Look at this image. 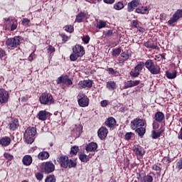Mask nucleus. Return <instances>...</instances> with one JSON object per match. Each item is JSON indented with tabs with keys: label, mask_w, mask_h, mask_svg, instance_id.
Wrapping results in <instances>:
<instances>
[{
	"label": "nucleus",
	"mask_w": 182,
	"mask_h": 182,
	"mask_svg": "<svg viewBox=\"0 0 182 182\" xmlns=\"http://www.w3.org/2000/svg\"><path fill=\"white\" fill-rule=\"evenodd\" d=\"M57 161L62 168H75L77 166L76 161L69 159L68 155H60L57 158Z\"/></svg>",
	"instance_id": "f257e3e1"
},
{
	"label": "nucleus",
	"mask_w": 182,
	"mask_h": 182,
	"mask_svg": "<svg viewBox=\"0 0 182 182\" xmlns=\"http://www.w3.org/2000/svg\"><path fill=\"white\" fill-rule=\"evenodd\" d=\"M86 52L85 51V47L79 44L73 47V53L70 55L71 62H76L79 58H82Z\"/></svg>",
	"instance_id": "f03ea898"
},
{
	"label": "nucleus",
	"mask_w": 182,
	"mask_h": 182,
	"mask_svg": "<svg viewBox=\"0 0 182 182\" xmlns=\"http://www.w3.org/2000/svg\"><path fill=\"white\" fill-rule=\"evenodd\" d=\"M23 41V38L21 36H16L13 38H7L6 41V46L10 50H14L21 46V41Z\"/></svg>",
	"instance_id": "7ed1b4c3"
},
{
	"label": "nucleus",
	"mask_w": 182,
	"mask_h": 182,
	"mask_svg": "<svg viewBox=\"0 0 182 182\" xmlns=\"http://www.w3.org/2000/svg\"><path fill=\"white\" fill-rule=\"evenodd\" d=\"M145 68L151 75H160L161 73L160 65L154 63L151 59H149L145 62Z\"/></svg>",
	"instance_id": "20e7f679"
},
{
	"label": "nucleus",
	"mask_w": 182,
	"mask_h": 182,
	"mask_svg": "<svg viewBox=\"0 0 182 182\" xmlns=\"http://www.w3.org/2000/svg\"><path fill=\"white\" fill-rule=\"evenodd\" d=\"M39 102L44 106H50V105L55 104V99H53L52 94L46 92L42 93L40 96Z\"/></svg>",
	"instance_id": "39448f33"
},
{
	"label": "nucleus",
	"mask_w": 182,
	"mask_h": 182,
	"mask_svg": "<svg viewBox=\"0 0 182 182\" xmlns=\"http://www.w3.org/2000/svg\"><path fill=\"white\" fill-rule=\"evenodd\" d=\"M40 170L44 174H50L55 171V164L50 161L43 162L40 165Z\"/></svg>",
	"instance_id": "423d86ee"
},
{
	"label": "nucleus",
	"mask_w": 182,
	"mask_h": 182,
	"mask_svg": "<svg viewBox=\"0 0 182 182\" xmlns=\"http://www.w3.org/2000/svg\"><path fill=\"white\" fill-rule=\"evenodd\" d=\"M77 99L80 107H87V106H89V102H90V100H89L87 95H85L83 92H80L77 96Z\"/></svg>",
	"instance_id": "0eeeda50"
},
{
	"label": "nucleus",
	"mask_w": 182,
	"mask_h": 182,
	"mask_svg": "<svg viewBox=\"0 0 182 182\" xmlns=\"http://www.w3.org/2000/svg\"><path fill=\"white\" fill-rule=\"evenodd\" d=\"M145 125L146 120L139 117H136L131 121V129L132 130H136V129H139V127H144Z\"/></svg>",
	"instance_id": "6e6552de"
},
{
	"label": "nucleus",
	"mask_w": 182,
	"mask_h": 182,
	"mask_svg": "<svg viewBox=\"0 0 182 182\" xmlns=\"http://www.w3.org/2000/svg\"><path fill=\"white\" fill-rule=\"evenodd\" d=\"M93 86V81L91 80H84L78 82L77 89L82 90V89H90Z\"/></svg>",
	"instance_id": "1a4fd4ad"
},
{
	"label": "nucleus",
	"mask_w": 182,
	"mask_h": 182,
	"mask_svg": "<svg viewBox=\"0 0 182 182\" xmlns=\"http://www.w3.org/2000/svg\"><path fill=\"white\" fill-rule=\"evenodd\" d=\"M57 85H60V83H63V85H66L68 87L69 86H71V85H73V81L69 78V76L68 75H61L60 76L57 80H56Z\"/></svg>",
	"instance_id": "9d476101"
},
{
	"label": "nucleus",
	"mask_w": 182,
	"mask_h": 182,
	"mask_svg": "<svg viewBox=\"0 0 182 182\" xmlns=\"http://www.w3.org/2000/svg\"><path fill=\"white\" fill-rule=\"evenodd\" d=\"M9 101V92L4 88H0V104L6 105Z\"/></svg>",
	"instance_id": "9b49d317"
},
{
	"label": "nucleus",
	"mask_w": 182,
	"mask_h": 182,
	"mask_svg": "<svg viewBox=\"0 0 182 182\" xmlns=\"http://www.w3.org/2000/svg\"><path fill=\"white\" fill-rule=\"evenodd\" d=\"M52 114L46 110H41L37 114V119L41 122H46V120H49Z\"/></svg>",
	"instance_id": "f8f14e48"
},
{
	"label": "nucleus",
	"mask_w": 182,
	"mask_h": 182,
	"mask_svg": "<svg viewBox=\"0 0 182 182\" xmlns=\"http://www.w3.org/2000/svg\"><path fill=\"white\" fill-rule=\"evenodd\" d=\"M132 58V51L131 50H126L124 52H122L120 55V57H119L118 58V62L119 63H121L122 65H123V63H124V62H126L127 60H129V58Z\"/></svg>",
	"instance_id": "ddd939ff"
},
{
	"label": "nucleus",
	"mask_w": 182,
	"mask_h": 182,
	"mask_svg": "<svg viewBox=\"0 0 182 182\" xmlns=\"http://www.w3.org/2000/svg\"><path fill=\"white\" fill-rule=\"evenodd\" d=\"M182 18V9H178L173 15L172 18L168 20V25L171 26L173 23H176L178 19Z\"/></svg>",
	"instance_id": "4468645a"
},
{
	"label": "nucleus",
	"mask_w": 182,
	"mask_h": 182,
	"mask_svg": "<svg viewBox=\"0 0 182 182\" xmlns=\"http://www.w3.org/2000/svg\"><path fill=\"white\" fill-rule=\"evenodd\" d=\"M133 151L139 157H143L144 154H146V151L144 150V148H143L140 145H134L133 146Z\"/></svg>",
	"instance_id": "2eb2a0df"
},
{
	"label": "nucleus",
	"mask_w": 182,
	"mask_h": 182,
	"mask_svg": "<svg viewBox=\"0 0 182 182\" xmlns=\"http://www.w3.org/2000/svg\"><path fill=\"white\" fill-rule=\"evenodd\" d=\"M109 130L105 127H101L97 131V136L101 140H105L107 137Z\"/></svg>",
	"instance_id": "dca6fc26"
},
{
	"label": "nucleus",
	"mask_w": 182,
	"mask_h": 182,
	"mask_svg": "<svg viewBox=\"0 0 182 182\" xmlns=\"http://www.w3.org/2000/svg\"><path fill=\"white\" fill-rule=\"evenodd\" d=\"M97 143L96 142H90L89 144H87L85 146V150L86 151H87V153H90L92 151L95 152V151H97Z\"/></svg>",
	"instance_id": "f3484780"
},
{
	"label": "nucleus",
	"mask_w": 182,
	"mask_h": 182,
	"mask_svg": "<svg viewBox=\"0 0 182 182\" xmlns=\"http://www.w3.org/2000/svg\"><path fill=\"white\" fill-rule=\"evenodd\" d=\"M139 3L140 1L139 0H133L131 2H129L127 6L128 12H133L136 9V8L138 7Z\"/></svg>",
	"instance_id": "a211bd4d"
},
{
	"label": "nucleus",
	"mask_w": 182,
	"mask_h": 182,
	"mask_svg": "<svg viewBox=\"0 0 182 182\" xmlns=\"http://www.w3.org/2000/svg\"><path fill=\"white\" fill-rule=\"evenodd\" d=\"M154 119L157 122V123H163V122L166 120V116L163 112L159 111L155 113Z\"/></svg>",
	"instance_id": "6ab92c4d"
},
{
	"label": "nucleus",
	"mask_w": 182,
	"mask_h": 182,
	"mask_svg": "<svg viewBox=\"0 0 182 182\" xmlns=\"http://www.w3.org/2000/svg\"><path fill=\"white\" fill-rule=\"evenodd\" d=\"M36 134V128L33 127H29L27 128V129L25 131L24 133V137H33Z\"/></svg>",
	"instance_id": "aec40b11"
},
{
	"label": "nucleus",
	"mask_w": 182,
	"mask_h": 182,
	"mask_svg": "<svg viewBox=\"0 0 182 182\" xmlns=\"http://www.w3.org/2000/svg\"><path fill=\"white\" fill-rule=\"evenodd\" d=\"M19 127V120L16 118H14L11 119V121L9 123V129L12 132H15Z\"/></svg>",
	"instance_id": "412c9836"
},
{
	"label": "nucleus",
	"mask_w": 182,
	"mask_h": 182,
	"mask_svg": "<svg viewBox=\"0 0 182 182\" xmlns=\"http://www.w3.org/2000/svg\"><path fill=\"white\" fill-rule=\"evenodd\" d=\"M116 119L113 117H110L105 121V124L109 129H114V126H116Z\"/></svg>",
	"instance_id": "4be33fe9"
},
{
	"label": "nucleus",
	"mask_w": 182,
	"mask_h": 182,
	"mask_svg": "<svg viewBox=\"0 0 182 182\" xmlns=\"http://www.w3.org/2000/svg\"><path fill=\"white\" fill-rule=\"evenodd\" d=\"M32 161H33V159L31 155H25L22 159V163L26 167H29L32 164Z\"/></svg>",
	"instance_id": "5701e85b"
},
{
	"label": "nucleus",
	"mask_w": 182,
	"mask_h": 182,
	"mask_svg": "<svg viewBox=\"0 0 182 182\" xmlns=\"http://www.w3.org/2000/svg\"><path fill=\"white\" fill-rule=\"evenodd\" d=\"M86 16H87V13L85 11H80L75 18V22L77 23H82L83 22V19L86 18Z\"/></svg>",
	"instance_id": "b1692460"
},
{
	"label": "nucleus",
	"mask_w": 182,
	"mask_h": 182,
	"mask_svg": "<svg viewBox=\"0 0 182 182\" xmlns=\"http://www.w3.org/2000/svg\"><path fill=\"white\" fill-rule=\"evenodd\" d=\"M144 45L147 48V49H155L156 50H160V48L157 46V43H154L151 41H146L144 43Z\"/></svg>",
	"instance_id": "393cba45"
},
{
	"label": "nucleus",
	"mask_w": 182,
	"mask_h": 182,
	"mask_svg": "<svg viewBox=\"0 0 182 182\" xmlns=\"http://www.w3.org/2000/svg\"><path fill=\"white\" fill-rule=\"evenodd\" d=\"M11 141H12V140L11 139V137L4 136L0 139V144L3 147H8V146L11 144Z\"/></svg>",
	"instance_id": "a878e982"
},
{
	"label": "nucleus",
	"mask_w": 182,
	"mask_h": 182,
	"mask_svg": "<svg viewBox=\"0 0 182 182\" xmlns=\"http://www.w3.org/2000/svg\"><path fill=\"white\" fill-rule=\"evenodd\" d=\"M49 157H50V154H49V152L46 151H43L38 154V160H48Z\"/></svg>",
	"instance_id": "bb28decb"
},
{
	"label": "nucleus",
	"mask_w": 182,
	"mask_h": 182,
	"mask_svg": "<svg viewBox=\"0 0 182 182\" xmlns=\"http://www.w3.org/2000/svg\"><path fill=\"white\" fill-rule=\"evenodd\" d=\"M106 87L109 90H116V89H117V85L114 81H108L107 82Z\"/></svg>",
	"instance_id": "cd10ccee"
},
{
	"label": "nucleus",
	"mask_w": 182,
	"mask_h": 182,
	"mask_svg": "<svg viewBox=\"0 0 182 182\" xmlns=\"http://www.w3.org/2000/svg\"><path fill=\"white\" fill-rule=\"evenodd\" d=\"M10 25V31H11V32H14V31H16V28H18V20L11 19Z\"/></svg>",
	"instance_id": "c85d7f7f"
},
{
	"label": "nucleus",
	"mask_w": 182,
	"mask_h": 182,
	"mask_svg": "<svg viewBox=\"0 0 182 182\" xmlns=\"http://www.w3.org/2000/svg\"><path fill=\"white\" fill-rule=\"evenodd\" d=\"M135 130V132L137 133L138 136L139 137H143L144 134H146V127H141L139 128H136Z\"/></svg>",
	"instance_id": "c756f323"
},
{
	"label": "nucleus",
	"mask_w": 182,
	"mask_h": 182,
	"mask_svg": "<svg viewBox=\"0 0 182 182\" xmlns=\"http://www.w3.org/2000/svg\"><path fill=\"white\" fill-rule=\"evenodd\" d=\"M83 129V127L79 126H76L72 130V134H75L76 136H80L81 133H82V130Z\"/></svg>",
	"instance_id": "7c9ffc66"
},
{
	"label": "nucleus",
	"mask_w": 182,
	"mask_h": 182,
	"mask_svg": "<svg viewBox=\"0 0 182 182\" xmlns=\"http://www.w3.org/2000/svg\"><path fill=\"white\" fill-rule=\"evenodd\" d=\"M79 159L82 163H87L90 160V156L86 155L85 154H80L79 155Z\"/></svg>",
	"instance_id": "2f4dec72"
},
{
	"label": "nucleus",
	"mask_w": 182,
	"mask_h": 182,
	"mask_svg": "<svg viewBox=\"0 0 182 182\" xmlns=\"http://www.w3.org/2000/svg\"><path fill=\"white\" fill-rule=\"evenodd\" d=\"M129 75L133 79H136V77H139V76H140V73L139 71H137L136 68H132Z\"/></svg>",
	"instance_id": "473e14b6"
},
{
	"label": "nucleus",
	"mask_w": 182,
	"mask_h": 182,
	"mask_svg": "<svg viewBox=\"0 0 182 182\" xmlns=\"http://www.w3.org/2000/svg\"><path fill=\"white\" fill-rule=\"evenodd\" d=\"M124 8V4L123 1H118L114 4V9L116 11H122Z\"/></svg>",
	"instance_id": "72a5a7b5"
},
{
	"label": "nucleus",
	"mask_w": 182,
	"mask_h": 182,
	"mask_svg": "<svg viewBox=\"0 0 182 182\" xmlns=\"http://www.w3.org/2000/svg\"><path fill=\"white\" fill-rule=\"evenodd\" d=\"M152 170L156 171V176H158L159 177L161 176V167H160L159 165L156 164H154L152 166Z\"/></svg>",
	"instance_id": "f704fd0d"
},
{
	"label": "nucleus",
	"mask_w": 182,
	"mask_h": 182,
	"mask_svg": "<svg viewBox=\"0 0 182 182\" xmlns=\"http://www.w3.org/2000/svg\"><path fill=\"white\" fill-rule=\"evenodd\" d=\"M146 66V63L143 61H140L135 67L134 68L137 70V71L140 73L143 70V68Z\"/></svg>",
	"instance_id": "c9c22d12"
},
{
	"label": "nucleus",
	"mask_w": 182,
	"mask_h": 182,
	"mask_svg": "<svg viewBox=\"0 0 182 182\" xmlns=\"http://www.w3.org/2000/svg\"><path fill=\"white\" fill-rule=\"evenodd\" d=\"M166 75L168 79H176L177 77V71L174 70L173 73L167 71Z\"/></svg>",
	"instance_id": "e433bc0d"
},
{
	"label": "nucleus",
	"mask_w": 182,
	"mask_h": 182,
	"mask_svg": "<svg viewBox=\"0 0 182 182\" xmlns=\"http://www.w3.org/2000/svg\"><path fill=\"white\" fill-rule=\"evenodd\" d=\"M147 11V7L141 6L136 8L135 12H136V14H141V15H144V14H146Z\"/></svg>",
	"instance_id": "4c0bfd02"
},
{
	"label": "nucleus",
	"mask_w": 182,
	"mask_h": 182,
	"mask_svg": "<svg viewBox=\"0 0 182 182\" xmlns=\"http://www.w3.org/2000/svg\"><path fill=\"white\" fill-rule=\"evenodd\" d=\"M164 132V129H162L160 132H157L156 131L152 132V139H159L161 136V134Z\"/></svg>",
	"instance_id": "58836bf2"
},
{
	"label": "nucleus",
	"mask_w": 182,
	"mask_h": 182,
	"mask_svg": "<svg viewBox=\"0 0 182 182\" xmlns=\"http://www.w3.org/2000/svg\"><path fill=\"white\" fill-rule=\"evenodd\" d=\"M48 53H49L50 56H53V53L56 51L55 49V47L53 46L49 45L48 47H46Z\"/></svg>",
	"instance_id": "ea45409f"
},
{
	"label": "nucleus",
	"mask_w": 182,
	"mask_h": 182,
	"mask_svg": "<svg viewBox=\"0 0 182 182\" xmlns=\"http://www.w3.org/2000/svg\"><path fill=\"white\" fill-rule=\"evenodd\" d=\"M120 53H122V48H114L112 50V55L115 58H117V56H119V55H120Z\"/></svg>",
	"instance_id": "a19ab883"
},
{
	"label": "nucleus",
	"mask_w": 182,
	"mask_h": 182,
	"mask_svg": "<svg viewBox=\"0 0 182 182\" xmlns=\"http://www.w3.org/2000/svg\"><path fill=\"white\" fill-rule=\"evenodd\" d=\"M153 177L151 175L147 174L143 177L141 182H153Z\"/></svg>",
	"instance_id": "79ce46f5"
},
{
	"label": "nucleus",
	"mask_w": 182,
	"mask_h": 182,
	"mask_svg": "<svg viewBox=\"0 0 182 182\" xmlns=\"http://www.w3.org/2000/svg\"><path fill=\"white\" fill-rule=\"evenodd\" d=\"M45 182H56V178L55 175H48L46 179Z\"/></svg>",
	"instance_id": "37998d69"
},
{
	"label": "nucleus",
	"mask_w": 182,
	"mask_h": 182,
	"mask_svg": "<svg viewBox=\"0 0 182 182\" xmlns=\"http://www.w3.org/2000/svg\"><path fill=\"white\" fill-rule=\"evenodd\" d=\"M64 29L66 32H68V33H72L75 31V28L72 25H68L64 26Z\"/></svg>",
	"instance_id": "c03bdc74"
},
{
	"label": "nucleus",
	"mask_w": 182,
	"mask_h": 182,
	"mask_svg": "<svg viewBox=\"0 0 182 182\" xmlns=\"http://www.w3.org/2000/svg\"><path fill=\"white\" fill-rule=\"evenodd\" d=\"M79 151V146H73L70 150V154L72 156H76L77 154V152Z\"/></svg>",
	"instance_id": "a18cd8bd"
},
{
	"label": "nucleus",
	"mask_w": 182,
	"mask_h": 182,
	"mask_svg": "<svg viewBox=\"0 0 182 182\" xmlns=\"http://www.w3.org/2000/svg\"><path fill=\"white\" fill-rule=\"evenodd\" d=\"M60 36L62 38V41H63V42H64V43L68 42V41H69V39H70V36H68L65 33H62L61 34H60Z\"/></svg>",
	"instance_id": "49530a36"
},
{
	"label": "nucleus",
	"mask_w": 182,
	"mask_h": 182,
	"mask_svg": "<svg viewBox=\"0 0 182 182\" xmlns=\"http://www.w3.org/2000/svg\"><path fill=\"white\" fill-rule=\"evenodd\" d=\"M106 21H100L99 23L97 25V28H98V29H103V28H106Z\"/></svg>",
	"instance_id": "de8ad7c7"
},
{
	"label": "nucleus",
	"mask_w": 182,
	"mask_h": 182,
	"mask_svg": "<svg viewBox=\"0 0 182 182\" xmlns=\"http://www.w3.org/2000/svg\"><path fill=\"white\" fill-rule=\"evenodd\" d=\"M81 39L82 42H84V43H85L86 45H87V43L90 42V36H89L88 35L83 36L82 37H81Z\"/></svg>",
	"instance_id": "09e8293b"
},
{
	"label": "nucleus",
	"mask_w": 182,
	"mask_h": 182,
	"mask_svg": "<svg viewBox=\"0 0 182 182\" xmlns=\"http://www.w3.org/2000/svg\"><path fill=\"white\" fill-rule=\"evenodd\" d=\"M107 72H108L109 75H119V72L114 70L113 68H107Z\"/></svg>",
	"instance_id": "8fccbe9b"
},
{
	"label": "nucleus",
	"mask_w": 182,
	"mask_h": 182,
	"mask_svg": "<svg viewBox=\"0 0 182 182\" xmlns=\"http://www.w3.org/2000/svg\"><path fill=\"white\" fill-rule=\"evenodd\" d=\"M43 172H37L36 173V179L38 180V181H42L43 180Z\"/></svg>",
	"instance_id": "3c124183"
},
{
	"label": "nucleus",
	"mask_w": 182,
	"mask_h": 182,
	"mask_svg": "<svg viewBox=\"0 0 182 182\" xmlns=\"http://www.w3.org/2000/svg\"><path fill=\"white\" fill-rule=\"evenodd\" d=\"M130 87H133L132 80H128L125 82L123 89H129Z\"/></svg>",
	"instance_id": "603ef678"
},
{
	"label": "nucleus",
	"mask_w": 182,
	"mask_h": 182,
	"mask_svg": "<svg viewBox=\"0 0 182 182\" xmlns=\"http://www.w3.org/2000/svg\"><path fill=\"white\" fill-rule=\"evenodd\" d=\"M176 168L177 170H182V157L176 162Z\"/></svg>",
	"instance_id": "864d4df0"
},
{
	"label": "nucleus",
	"mask_w": 182,
	"mask_h": 182,
	"mask_svg": "<svg viewBox=\"0 0 182 182\" xmlns=\"http://www.w3.org/2000/svg\"><path fill=\"white\" fill-rule=\"evenodd\" d=\"M133 136H134V134H133V132H127L125 134L124 139L125 140H130L132 139V137H133Z\"/></svg>",
	"instance_id": "5fc2aeb1"
},
{
	"label": "nucleus",
	"mask_w": 182,
	"mask_h": 182,
	"mask_svg": "<svg viewBox=\"0 0 182 182\" xmlns=\"http://www.w3.org/2000/svg\"><path fill=\"white\" fill-rule=\"evenodd\" d=\"M30 23H31V20H29V18H23L21 22L23 26H28V25H29Z\"/></svg>",
	"instance_id": "6e6d98bb"
},
{
	"label": "nucleus",
	"mask_w": 182,
	"mask_h": 182,
	"mask_svg": "<svg viewBox=\"0 0 182 182\" xmlns=\"http://www.w3.org/2000/svg\"><path fill=\"white\" fill-rule=\"evenodd\" d=\"M6 55V51L4 50L2 48H0V59L5 58Z\"/></svg>",
	"instance_id": "4d7b16f0"
},
{
	"label": "nucleus",
	"mask_w": 182,
	"mask_h": 182,
	"mask_svg": "<svg viewBox=\"0 0 182 182\" xmlns=\"http://www.w3.org/2000/svg\"><path fill=\"white\" fill-rule=\"evenodd\" d=\"M132 26H134V28H136V29L141 28V27H140V25L139 24L138 20H134L132 21Z\"/></svg>",
	"instance_id": "13d9d810"
},
{
	"label": "nucleus",
	"mask_w": 182,
	"mask_h": 182,
	"mask_svg": "<svg viewBox=\"0 0 182 182\" xmlns=\"http://www.w3.org/2000/svg\"><path fill=\"white\" fill-rule=\"evenodd\" d=\"M140 80H131L132 87H134V86H139V85H140Z\"/></svg>",
	"instance_id": "bf43d9fd"
},
{
	"label": "nucleus",
	"mask_w": 182,
	"mask_h": 182,
	"mask_svg": "<svg viewBox=\"0 0 182 182\" xmlns=\"http://www.w3.org/2000/svg\"><path fill=\"white\" fill-rule=\"evenodd\" d=\"M26 141L28 143V144H32V143L34 141L33 138L28 136V137H24Z\"/></svg>",
	"instance_id": "052dcab7"
},
{
	"label": "nucleus",
	"mask_w": 182,
	"mask_h": 182,
	"mask_svg": "<svg viewBox=\"0 0 182 182\" xmlns=\"http://www.w3.org/2000/svg\"><path fill=\"white\" fill-rule=\"evenodd\" d=\"M29 95H25L21 97V102L22 103H26V102H28V100H29Z\"/></svg>",
	"instance_id": "680f3d73"
},
{
	"label": "nucleus",
	"mask_w": 182,
	"mask_h": 182,
	"mask_svg": "<svg viewBox=\"0 0 182 182\" xmlns=\"http://www.w3.org/2000/svg\"><path fill=\"white\" fill-rule=\"evenodd\" d=\"M100 105L102 107H106L107 105H109V101L104 100L100 102Z\"/></svg>",
	"instance_id": "e2e57ef3"
},
{
	"label": "nucleus",
	"mask_w": 182,
	"mask_h": 182,
	"mask_svg": "<svg viewBox=\"0 0 182 182\" xmlns=\"http://www.w3.org/2000/svg\"><path fill=\"white\" fill-rule=\"evenodd\" d=\"M105 36L107 38H110V36H113V30H109L105 33Z\"/></svg>",
	"instance_id": "0e129e2a"
},
{
	"label": "nucleus",
	"mask_w": 182,
	"mask_h": 182,
	"mask_svg": "<svg viewBox=\"0 0 182 182\" xmlns=\"http://www.w3.org/2000/svg\"><path fill=\"white\" fill-rule=\"evenodd\" d=\"M35 58H36V55L33 53H32L29 55V57H28V60H29L30 62H32V60H33V59H35Z\"/></svg>",
	"instance_id": "69168bd1"
},
{
	"label": "nucleus",
	"mask_w": 182,
	"mask_h": 182,
	"mask_svg": "<svg viewBox=\"0 0 182 182\" xmlns=\"http://www.w3.org/2000/svg\"><path fill=\"white\" fill-rule=\"evenodd\" d=\"M4 156L6 159H9V160H12V159H14V156L11 155V154H5Z\"/></svg>",
	"instance_id": "338daca9"
},
{
	"label": "nucleus",
	"mask_w": 182,
	"mask_h": 182,
	"mask_svg": "<svg viewBox=\"0 0 182 182\" xmlns=\"http://www.w3.org/2000/svg\"><path fill=\"white\" fill-rule=\"evenodd\" d=\"M178 139L179 140H182V127H181V129L179 131V133L178 134Z\"/></svg>",
	"instance_id": "774afa93"
}]
</instances>
